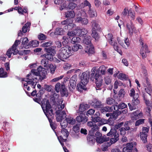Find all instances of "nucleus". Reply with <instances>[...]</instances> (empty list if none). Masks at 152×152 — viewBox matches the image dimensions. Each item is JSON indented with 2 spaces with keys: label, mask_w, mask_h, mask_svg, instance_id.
Returning <instances> with one entry per match:
<instances>
[{
  "label": "nucleus",
  "mask_w": 152,
  "mask_h": 152,
  "mask_svg": "<svg viewBox=\"0 0 152 152\" xmlns=\"http://www.w3.org/2000/svg\"><path fill=\"white\" fill-rule=\"evenodd\" d=\"M69 41V39L68 37L64 36L62 38V44L63 45H66Z\"/></svg>",
  "instance_id": "864d4df0"
},
{
  "label": "nucleus",
  "mask_w": 152,
  "mask_h": 152,
  "mask_svg": "<svg viewBox=\"0 0 152 152\" xmlns=\"http://www.w3.org/2000/svg\"><path fill=\"white\" fill-rule=\"evenodd\" d=\"M76 119L77 122L84 123L86 122L87 121L88 118L85 116V115H84V116L79 115L76 117Z\"/></svg>",
  "instance_id": "393cba45"
},
{
  "label": "nucleus",
  "mask_w": 152,
  "mask_h": 152,
  "mask_svg": "<svg viewBox=\"0 0 152 152\" xmlns=\"http://www.w3.org/2000/svg\"><path fill=\"white\" fill-rule=\"evenodd\" d=\"M145 90L149 95H151V92H152V87L150 86V85L147 86L146 88H145Z\"/></svg>",
  "instance_id": "4d7b16f0"
},
{
  "label": "nucleus",
  "mask_w": 152,
  "mask_h": 152,
  "mask_svg": "<svg viewBox=\"0 0 152 152\" xmlns=\"http://www.w3.org/2000/svg\"><path fill=\"white\" fill-rule=\"evenodd\" d=\"M140 134V138L143 142L144 143L146 142L147 141V139L148 135L147 134L141 132Z\"/></svg>",
  "instance_id": "ea45409f"
},
{
  "label": "nucleus",
  "mask_w": 152,
  "mask_h": 152,
  "mask_svg": "<svg viewBox=\"0 0 152 152\" xmlns=\"http://www.w3.org/2000/svg\"><path fill=\"white\" fill-rule=\"evenodd\" d=\"M90 79L92 81H94L95 79L96 85V90H100L101 89V87L102 85L103 80L99 72H96L95 74L91 73Z\"/></svg>",
  "instance_id": "20e7f679"
},
{
  "label": "nucleus",
  "mask_w": 152,
  "mask_h": 152,
  "mask_svg": "<svg viewBox=\"0 0 152 152\" xmlns=\"http://www.w3.org/2000/svg\"><path fill=\"white\" fill-rule=\"evenodd\" d=\"M39 42L36 40H33L30 42L28 43L29 48V47H35L38 46Z\"/></svg>",
  "instance_id": "c9c22d12"
},
{
  "label": "nucleus",
  "mask_w": 152,
  "mask_h": 152,
  "mask_svg": "<svg viewBox=\"0 0 152 152\" xmlns=\"http://www.w3.org/2000/svg\"><path fill=\"white\" fill-rule=\"evenodd\" d=\"M28 42V40L27 37L23 38L22 42V48H22L23 47H24L26 49L29 48L28 44L27 45Z\"/></svg>",
  "instance_id": "473e14b6"
},
{
  "label": "nucleus",
  "mask_w": 152,
  "mask_h": 152,
  "mask_svg": "<svg viewBox=\"0 0 152 152\" xmlns=\"http://www.w3.org/2000/svg\"><path fill=\"white\" fill-rule=\"evenodd\" d=\"M87 124L88 126L92 127L90 130L93 131V132H94L99 128L96 124H94L92 121L88 122Z\"/></svg>",
  "instance_id": "a878e982"
},
{
  "label": "nucleus",
  "mask_w": 152,
  "mask_h": 152,
  "mask_svg": "<svg viewBox=\"0 0 152 152\" xmlns=\"http://www.w3.org/2000/svg\"><path fill=\"white\" fill-rule=\"evenodd\" d=\"M82 47L79 44L75 45L72 48V50L74 51H77L79 49H81Z\"/></svg>",
  "instance_id": "8fccbe9b"
},
{
  "label": "nucleus",
  "mask_w": 152,
  "mask_h": 152,
  "mask_svg": "<svg viewBox=\"0 0 152 152\" xmlns=\"http://www.w3.org/2000/svg\"><path fill=\"white\" fill-rule=\"evenodd\" d=\"M65 120L67 123V124L70 125L74 124L76 122L75 120L70 117H69L68 116L67 118H66Z\"/></svg>",
  "instance_id": "f704fd0d"
},
{
  "label": "nucleus",
  "mask_w": 152,
  "mask_h": 152,
  "mask_svg": "<svg viewBox=\"0 0 152 152\" xmlns=\"http://www.w3.org/2000/svg\"><path fill=\"white\" fill-rule=\"evenodd\" d=\"M60 135L59 136H58V135L56 134L57 137L62 136V137L63 139H66L67 140V138L68 136L69 135V132L68 130L66 129H61V131L60 133Z\"/></svg>",
  "instance_id": "f3484780"
},
{
  "label": "nucleus",
  "mask_w": 152,
  "mask_h": 152,
  "mask_svg": "<svg viewBox=\"0 0 152 152\" xmlns=\"http://www.w3.org/2000/svg\"><path fill=\"white\" fill-rule=\"evenodd\" d=\"M94 136L93 131L90 130L87 136V140L88 143L90 145H93L95 142L96 140Z\"/></svg>",
  "instance_id": "f8f14e48"
},
{
  "label": "nucleus",
  "mask_w": 152,
  "mask_h": 152,
  "mask_svg": "<svg viewBox=\"0 0 152 152\" xmlns=\"http://www.w3.org/2000/svg\"><path fill=\"white\" fill-rule=\"evenodd\" d=\"M75 20L76 22L84 25H86L88 22V20L87 18H83L82 17H77L75 18Z\"/></svg>",
  "instance_id": "dca6fc26"
},
{
  "label": "nucleus",
  "mask_w": 152,
  "mask_h": 152,
  "mask_svg": "<svg viewBox=\"0 0 152 152\" xmlns=\"http://www.w3.org/2000/svg\"><path fill=\"white\" fill-rule=\"evenodd\" d=\"M145 119H140L137 121L135 123V126H139L144 123Z\"/></svg>",
  "instance_id": "e2e57ef3"
},
{
  "label": "nucleus",
  "mask_w": 152,
  "mask_h": 152,
  "mask_svg": "<svg viewBox=\"0 0 152 152\" xmlns=\"http://www.w3.org/2000/svg\"><path fill=\"white\" fill-rule=\"evenodd\" d=\"M22 80L26 82V83H22L23 86V89L26 93H28V92L26 91V90L28 91H30V86H28V85H30L32 88H35L36 84H35V82L34 81L27 80L25 79H22Z\"/></svg>",
  "instance_id": "1a4fd4ad"
},
{
  "label": "nucleus",
  "mask_w": 152,
  "mask_h": 152,
  "mask_svg": "<svg viewBox=\"0 0 152 152\" xmlns=\"http://www.w3.org/2000/svg\"><path fill=\"white\" fill-rule=\"evenodd\" d=\"M90 104L91 106L96 109L102 108L104 106L103 104L101 103V101L95 99H93L90 102Z\"/></svg>",
  "instance_id": "4468645a"
},
{
  "label": "nucleus",
  "mask_w": 152,
  "mask_h": 152,
  "mask_svg": "<svg viewBox=\"0 0 152 152\" xmlns=\"http://www.w3.org/2000/svg\"><path fill=\"white\" fill-rule=\"evenodd\" d=\"M113 36L111 34H109L106 36V38L110 44L113 46L115 50L117 51L120 55H122L123 53L122 51L119 49L117 42L113 41Z\"/></svg>",
  "instance_id": "0eeeda50"
},
{
  "label": "nucleus",
  "mask_w": 152,
  "mask_h": 152,
  "mask_svg": "<svg viewBox=\"0 0 152 152\" xmlns=\"http://www.w3.org/2000/svg\"><path fill=\"white\" fill-rule=\"evenodd\" d=\"M85 52L89 55L94 54L95 51L93 45H91L89 46H87L85 50Z\"/></svg>",
  "instance_id": "aec40b11"
},
{
  "label": "nucleus",
  "mask_w": 152,
  "mask_h": 152,
  "mask_svg": "<svg viewBox=\"0 0 152 152\" xmlns=\"http://www.w3.org/2000/svg\"><path fill=\"white\" fill-rule=\"evenodd\" d=\"M119 114V113L116 110H115V111H114L113 113H111V118H114L115 119L118 116Z\"/></svg>",
  "instance_id": "69168bd1"
},
{
  "label": "nucleus",
  "mask_w": 152,
  "mask_h": 152,
  "mask_svg": "<svg viewBox=\"0 0 152 152\" xmlns=\"http://www.w3.org/2000/svg\"><path fill=\"white\" fill-rule=\"evenodd\" d=\"M71 2H69V4L67 7L69 9L72 10L76 7L77 4L75 3L72 2L73 1Z\"/></svg>",
  "instance_id": "09e8293b"
},
{
  "label": "nucleus",
  "mask_w": 152,
  "mask_h": 152,
  "mask_svg": "<svg viewBox=\"0 0 152 152\" xmlns=\"http://www.w3.org/2000/svg\"><path fill=\"white\" fill-rule=\"evenodd\" d=\"M49 69L50 72L52 74H53L56 69V67L53 66V64H51L49 65Z\"/></svg>",
  "instance_id": "13d9d810"
},
{
  "label": "nucleus",
  "mask_w": 152,
  "mask_h": 152,
  "mask_svg": "<svg viewBox=\"0 0 152 152\" xmlns=\"http://www.w3.org/2000/svg\"><path fill=\"white\" fill-rule=\"evenodd\" d=\"M94 137L95 138L96 142L98 143H102L105 141H107L109 140L102 136V134L99 131V129L94 132Z\"/></svg>",
  "instance_id": "9d476101"
},
{
  "label": "nucleus",
  "mask_w": 152,
  "mask_h": 152,
  "mask_svg": "<svg viewBox=\"0 0 152 152\" xmlns=\"http://www.w3.org/2000/svg\"><path fill=\"white\" fill-rule=\"evenodd\" d=\"M136 143L135 142H131L128 143L126 145V147L125 148L127 149H129L130 151H132L133 147L136 145Z\"/></svg>",
  "instance_id": "72a5a7b5"
},
{
  "label": "nucleus",
  "mask_w": 152,
  "mask_h": 152,
  "mask_svg": "<svg viewBox=\"0 0 152 152\" xmlns=\"http://www.w3.org/2000/svg\"><path fill=\"white\" fill-rule=\"evenodd\" d=\"M52 42L51 41H49L48 42H45L43 43L42 46L43 47H47L50 46L51 45H52Z\"/></svg>",
  "instance_id": "774afa93"
},
{
  "label": "nucleus",
  "mask_w": 152,
  "mask_h": 152,
  "mask_svg": "<svg viewBox=\"0 0 152 152\" xmlns=\"http://www.w3.org/2000/svg\"><path fill=\"white\" fill-rule=\"evenodd\" d=\"M139 95L138 94H135L133 97V99H132L131 104L129 103L128 105L129 106L130 110H132L136 109L135 106L138 104L140 103V101L138 99Z\"/></svg>",
  "instance_id": "6e6552de"
},
{
  "label": "nucleus",
  "mask_w": 152,
  "mask_h": 152,
  "mask_svg": "<svg viewBox=\"0 0 152 152\" xmlns=\"http://www.w3.org/2000/svg\"><path fill=\"white\" fill-rule=\"evenodd\" d=\"M76 75H74L69 80L70 87L72 88L75 87L77 81Z\"/></svg>",
  "instance_id": "6ab92c4d"
},
{
  "label": "nucleus",
  "mask_w": 152,
  "mask_h": 152,
  "mask_svg": "<svg viewBox=\"0 0 152 152\" xmlns=\"http://www.w3.org/2000/svg\"><path fill=\"white\" fill-rule=\"evenodd\" d=\"M80 6L82 7H84V6H88L89 9L91 7V5L90 3L87 0L84 1L81 4Z\"/></svg>",
  "instance_id": "603ef678"
},
{
  "label": "nucleus",
  "mask_w": 152,
  "mask_h": 152,
  "mask_svg": "<svg viewBox=\"0 0 152 152\" xmlns=\"http://www.w3.org/2000/svg\"><path fill=\"white\" fill-rule=\"evenodd\" d=\"M131 118L132 120H137L139 118H141L143 116L142 112H140L139 111L137 110L131 114Z\"/></svg>",
  "instance_id": "2eb2a0df"
},
{
  "label": "nucleus",
  "mask_w": 152,
  "mask_h": 152,
  "mask_svg": "<svg viewBox=\"0 0 152 152\" xmlns=\"http://www.w3.org/2000/svg\"><path fill=\"white\" fill-rule=\"evenodd\" d=\"M63 33V29L61 28H56L54 34L56 35H61Z\"/></svg>",
  "instance_id": "49530a36"
},
{
  "label": "nucleus",
  "mask_w": 152,
  "mask_h": 152,
  "mask_svg": "<svg viewBox=\"0 0 152 152\" xmlns=\"http://www.w3.org/2000/svg\"><path fill=\"white\" fill-rule=\"evenodd\" d=\"M100 113L99 112H96L94 116L91 117V120L94 122H99L102 121V119L100 117Z\"/></svg>",
  "instance_id": "a211bd4d"
},
{
  "label": "nucleus",
  "mask_w": 152,
  "mask_h": 152,
  "mask_svg": "<svg viewBox=\"0 0 152 152\" xmlns=\"http://www.w3.org/2000/svg\"><path fill=\"white\" fill-rule=\"evenodd\" d=\"M91 23L92 31H97L99 29V26L96 20H93L91 22Z\"/></svg>",
  "instance_id": "c85d7f7f"
},
{
  "label": "nucleus",
  "mask_w": 152,
  "mask_h": 152,
  "mask_svg": "<svg viewBox=\"0 0 152 152\" xmlns=\"http://www.w3.org/2000/svg\"><path fill=\"white\" fill-rule=\"evenodd\" d=\"M45 50L47 53L54 55L56 53V51L53 47H51L47 48H45Z\"/></svg>",
  "instance_id": "4c0bfd02"
},
{
  "label": "nucleus",
  "mask_w": 152,
  "mask_h": 152,
  "mask_svg": "<svg viewBox=\"0 0 152 152\" xmlns=\"http://www.w3.org/2000/svg\"><path fill=\"white\" fill-rule=\"evenodd\" d=\"M7 76V73L4 72L3 69L0 68V77H5Z\"/></svg>",
  "instance_id": "5fc2aeb1"
},
{
  "label": "nucleus",
  "mask_w": 152,
  "mask_h": 152,
  "mask_svg": "<svg viewBox=\"0 0 152 152\" xmlns=\"http://www.w3.org/2000/svg\"><path fill=\"white\" fill-rule=\"evenodd\" d=\"M77 32L76 30V29L75 31H69L67 33V35L69 37H73L77 34Z\"/></svg>",
  "instance_id": "bf43d9fd"
},
{
  "label": "nucleus",
  "mask_w": 152,
  "mask_h": 152,
  "mask_svg": "<svg viewBox=\"0 0 152 152\" xmlns=\"http://www.w3.org/2000/svg\"><path fill=\"white\" fill-rule=\"evenodd\" d=\"M20 43V41L18 40H16L13 45L11 47V48L9 49L6 53V55L9 58L11 57L12 54V53L14 55L17 54L18 51L17 49V47L18 45Z\"/></svg>",
  "instance_id": "423d86ee"
},
{
  "label": "nucleus",
  "mask_w": 152,
  "mask_h": 152,
  "mask_svg": "<svg viewBox=\"0 0 152 152\" xmlns=\"http://www.w3.org/2000/svg\"><path fill=\"white\" fill-rule=\"evenodd\" d=\"M106 67L104 65H102L99 68V70L101 74L104 75L106 72Z\"/></svg>",
  "instance_id": "a18cd8bd"
},
{
  "label": "nucleus",
  "mask_w": 152,
  "mask_h": 152,
  "mask_svg": "<svg viewBox=\"0 0 152 152\" xmlns=\"http://www.w3.org/2000/svg\"><path fill=\"white\" fill-rule=\"evenodd\" d=\"M83 43L86 45H91V37L90 36L86 37L83 40Z\"/></svg>",
  "instance_id": "58836bf2"
},
{
  "label": "nucleus",
  "mask_w": 152,
  "mask_h": 152,
  "mask_svg": "<svg viewBox=\"0 0 152 152\" xmlns=\"http://www.w3.org/2000/svg\"><path fill=\"white\" fill-rule=\"evenodd\" d=\"M31 23L29 22H28L23 26L22 28V31L24 33H26L28 31H29L30 30V26Z\"/></svg>",
  "instance_id": "cd10ccee"
},
{
  "label": "nucleus",
  "mask_w": 152,
  "mask_h": 152,
  "mask_svg": "<svg viewBox=\"0 0 152 152\" xmlns=\"http://www.w3.org/2000/svg\"><path fill=\"white\" fill-rule=\"evenodd\" d=\"M18 12L20 14L23 15L24 13H28V9L25 7L23 8L21 7H19Z\"/></svg>",
  "instance_id": "a19ab883"
},
{
  "label": "nucleus",
  "mask_w": 152,
  "mask_h": 152,
  "mask_svg": "<svg viewBox=\"0 0 152 152\" xmlns=\"http://www.w3.org/2000/svg\"><path fill=\"white\" fill-rule=\"evenodd\" d=\"M118 108L117 110L118 109H122L127 107V105L124 103H121L118 105H115L114 106Z\"/></svg>",
  "instance_id": "6e6d98bb"
},
{
  "label": "nucleus",
  "mask_w": 152,
  "mask_h": 152,
  "mask_svg": "<svg viewBox=\"0 0 152 152\" xmlns=\"http://www.w3.org/2000/svg\"><path fill=\"white\" fill-rule=\"evenodd\" d=\"M46 116L48 118V119L49 121L51 127L53 130H54L56 129V127L54 125V124L53 123L52 120V119L53 118V117H54V114L53 113V116H50V115H46Z\"/></svg>",
  "instance_id": "bb28decb"
},
{
  "label": "nucleus",
  "mask_w": 152,
  "mask_h": 152,
  "mask_svg": "<svg viewBox=\"0 0 152 152\" xmlns=\"http://www.w3.org/2000/svg\"><path fill=\"white\" fill-rule=\"evenodd\" d=\"M107 135L111 137L110 140L111 145L115 143L119 140V134L115 128L111 129L110 131L107 134Z\"/></svg>",
  "instance_id": "39448f33"
},
{
  "label": "nucleus",
  "mask_w": 152,
  "mask_h": 152,
  "mask_svg": "<svg viewBox=\"0 0 152 152\" xmlns=\"http://www.w3.org/2000/svg\"><path fill=\"white\" fill-rule=\"evenodd\" d=\"M54 55H52L51 54L47 53L43 55H42L41 57H45L47 60H49L50 61H52L53 60V56Z\"/></svg>",
  "instance_id": "2f4dec72"
},
{
  "label": "nucleus",
  "mask_w": 152,
  "mask_h": 152,
  "mask_svg": "<svg viewBox=\"0 0 152 152\" xmlns=\"http://www.w3.org/2000/svg\"><path fill=\"white\" fill-rule=\"evenodd\" d=\"M65 17L66 18H69V19L73 18L75 16V13L74 11H69L65 13Z\"/></svg>",
  "instance_id": "c756f323"
},
{
  "label": "nucleus",
  "mask_w": 152,
  "mask_h": 152,
  "mask_svg": "<svg viewBox=\"0 0 152 152\" xmlns=\"http://www.w3.org/2000/svg\"><path fill=\"white\" fill-rule=\"evenodd\" d=\"M42 95H39V93L37 94L36 97L33 99L34 100L39 104H40L42 98Z\"/></svg>",
  "instance_id": "79ce46f5"
},
{
  "label": "nucleus",
  "mask_w": 152,
  "mask_h": 152,
  "mask_svg": "<svg viewBox=\"0 0 152 152\" xmlns=\"http://www.w3.org/2000/svg\"><path fill=\"white\" fill-rule=\"evenodd\" d=\"M101 112L102 113L105 112H110L113 110V109L115 110V107L114 106H112L111 107L106 106L104 107H102L101 108Z\"/></svg>",
  "instance_id": "412c9836"
},
{
  "label": "nucleus",
  "mask_w": 152,
  "mask_h": 152,
  "mask_svg": "<svg viewBox=\"0 0 152 152\" xmlns=\"http://www.w3.org/2000/svg\"><path fill=\"white\" fill-rule=\"evenodd\" d=\"M62 136H60V137H58V139L60 142V144L62 146L63 149L65 152H69L68 150L66 148L65 146L64 145V142L66 141V139H63L61 137Z\"/></svg>",
  "instance_id": "b1692460"
},
{
  "label": "nucleus",
  "mask_w": 152,
  "mask_h": 152,
  "mask_svg": "<svg viewBox=\"0 0 152 152\" xmlns=\"http://www.w3.org/2000/svg\"><path fill=\"white\" fill-rule=\"evenodd\" d=\"M126 26L129 30V33L131 36L132 35L133 32L136 34L137 33V30L136 29L132 21H130L129 23H128L126 24Z\"/></svg>",
  "instance_id": "9b49d317"
},
{
  "label": "nucleus",
  "mask_w": 152,
  "mask_h": 152,
  "mask_svg": "<svg viewBox=\"0 0 152 152\" xmlns=\"http://www.w3.org/2000/svg\"><path fill=\"white\" fill-rule=\"evenodd\" d=\"M104 80L105 83L107 85H109L110 84L111 82V78L109 76H106L104 78Z\"/></svg>",
  "instance_id": "0e129e2a"
},
{
  "label": "nucleus",
  "mask_w": 152,
  "mask_h": 152,
  "mask_svg": "<svg viewBox=\"0 0 152 152\" xmlns=\"http://www.w3.org/2000/svg\"><path fill=\"white\" fill-rule=\"evenodd\" d=\"M96 31H92L91 35L92 37L95 39V41H97L99 38V37Z\"/></svg>",
  "instance_id": "de8ad7c7"
},
{
  "label": "nucleus",
  "mask_w": 152,
  "mask_h": 152,
  "mask_svg": "<svg viewBox=\"0 0 152 152\" xmlns=\"http://www.w3.org/2000/svg\"><path fill=\"white\" fill-rule=\"evenodd\" d=\"M76 30L77 33H79V35L80 37L84 36L88 32L87 30L85 28H77Z\"/></svg>",
  "instance_id": "7c9ffc66"
},
{
  "label": "nucleus",
  "mask_w": 152,
  "mask_h": 152,
  "mask_svg": "<svg viewBox=\"0 0 152 152\" xmlns=\"http://www.w3.org/2000/svg\"><path fill=\"white\" fill-rule=\"evenodd\" d=\"M88 13L91 17H94L96 16V12L94 9H92L91 8H89Z\"/></svg>",
  "instance_id": "e433bc0d"
},
{
  "label": "nucleus",
  "mask_w": 152,
  "mask_h": 152,
  "mask_svg": "<svg viewBox=\"0 0 152 152\" xmlns=\"http://www.w3.org/2000/svg\"><path fill=\"white\" fill-rule=\"evenodd\" d=\"M81 82L84 85H86L89 79V72L86 71L83 73L81 77Z\"/></svg>",
  "instance_id": "ddd939ff"
},
{
  "label": "nucleus",
  "mask_w": 152,
  "mask_h": 152,
  "mask_svg": "<svg viewBox=\"0 0 152 152\" xmlns=\"http://www.w3.org/2000/svg\"><path fill=\"white\" fill-rule=\"evenodd\" d=\"M71 52V47H62L58 51V57L59 59L64 61V59H67L72 55Z\"/></svg>",
  "instance_id": "7ed1b4c3"
},
{
  "label": "nucleus",
  "mask_w": 152,
  "mask_h": 152,
  "mask_svg": "<svg viewBox=\"0 0 152 152\" xmlns=\"http://www.w3.org/2000/svg\"><path fill=\"white\" fill-rule=\"evenodd\" d=\"M40 104L46 115H50V116H53V111L52 109H51V106L48 99L44 98L41 101Z\"/></svg>",
  "instance_id": "f03ea898"
},
{
  "label": "nucleus",
  "mask_w": 152,
  "mask_h": 152,
  "mask_svg": "<svg viewBox=\"0 0 152 152\" xmlns=\"http://www.w3.org/2000/svg\"><path fill=\"white\" fill-rule=\"evenodd\" d=\"M143 41V40L141 38H140L139 40L140 44L142 46L140 48V50L142 48L144 52L145 53H149V51H148V46L146 44L144 45Z\"/></svg>",
  "instance_id": "5701e85b"
},
{
  "label": "nucleus",
  "mask_w": 152,
  "mask_h": 152,
  "mask_svg": "<svg viewBox=\"0 0 152 152\" xmlns=\"http://www.w3.org/2000/svg\"><path fill=\"white\" fill-rule=\"evenodd\" d=\"M72 22L73 20L72 19H67L62 21L61 23L63 25H68L69 26L74 27V24L72 23Z\"/></svg>",
  "instance_id": "4be33fe9"
},
{
  "label": "nucleus",
  "mask_w": 152,
  "mask_h": 152,
  "mask_svg": "<svg viewBox=\"0 0 152 152\" xmlns=\"http://www.w3.org/2000/svg\"><path fill=\"white\" fill-rule=\"evenodd\" d=\"M118 79L122 80H126L127 78L126 75L122 73L119 74L118 76Z\"/></svg>",
  "instance_id": "052dcab7"
},
{
  "label": "nucleus",
  "mask_w": 152,
  "mask_h": 152,
  "mask_svg": "<svg viewBox=\"0 0 152 152\" xmlns=\"http://www.w3.org/2000/svg\"><path fill=\"white\" fill-rule=\"evenodd\" d=\"M60 125L61 129H65L67 126V123L65 120L62 121H61Z\"/></svg>",
  "instance_id": "680f3d73"
},
{
  "label": "nucleus",
  "mask_w": 152,
  "mask_h": 152,
  "mask_svg": "<svg viewBox=\"0 0 152 152\" xmlns=\"http://www.w3.org/2000/svg\"><path fill=\"white\" fill-rule=\"evenodd\" d=\"M38 38L40 40H44L47 38V36L44 34L40 33L38 35Z\"/></svg>",
  "instance_id": "3c124183"
},
{
  "label": "nucleus",
  "mask_w": 152,
  "mask_h": 152,
  "mask_svg": "<svg viewBox=\"0 0 152 152\" xmlns=\"http://www.w3.org/2000/svg\"><path fill=\"white\" fill-rule=\"evenodd\" d=\"M86 85H84L83 83H82L81 82L80 83L78 84L77 85V89L80 92H82L83 90L85 88V86Z\"/></svg>",
  "instance_id": "37998d69"
},
{
  "label": "nucleus",
  "mask_w": 152,
  "mask_h": 152,
  "mask_svg": "<svg viewBox=\"0 0 152 152\" xmlns=\"http://www.w3.org/2000/svg\"><path fill=\"white\" fill-rule=\"evenodd\" d=\"M115 100L112 98L109 97L107 99L106 103L109 104H113L115 102Z\"/></svg>",
  "instance_id": "338daca9"
},
{
  "label": "nucleus",
  "mask_w": 152,
  "mask_h": 152,
  "mask_svg": "<svg viewBox=\"0 0 152 152\" xmlns=\"http://www.w3.org/2000/svg\"><path fill=\"white\" fill-rule=\"evenodd\" d=\"M47 72L45 69L39 66L37 69H33L31 70L30 73L27 75V77L23 78L26 80H33L35 82L37 81V78L36 77L34 76H39V79L42 81L46 78V75Z\"/></svg>",
  "instance_id": "f257e3e1"
},
{
  "label": "nucleus",
  "mask_w": 152,
  "mask_h": 152,
  "mask_svg": "<svg viewBox=\"0 0 152 152\" xmlns=\"http://www.w3.org/2000/svg\"><path fill=\"white\" fill-rule=\"evenodd\" d=\"M80 38L77 37H74L71 40V42L72 43L75 44L79 43L80 41Z\"/></svg>",
  "instance_id": "c03bdc74"
}]
</instances>
